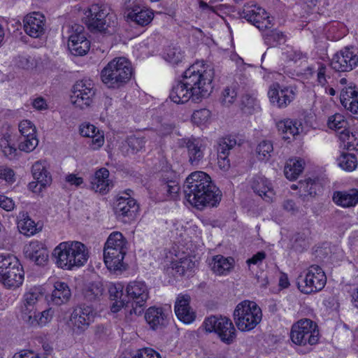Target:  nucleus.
I'll return each instance as SVG.
<instances>
[{
    "instance_id": "603ef678",
    "label": "nucleus",
    "mask_w": 358,
    "mask_h": 358,
    "mask_svg": "<svg viewBox=\"0 0 358 358\" xmlns=\"http://www.w3.org/2000/svg\"><path fill=\"white\" fill-rule=\"evenodd\" d=\"M236 141L234 137L228 136L220 139L218 143L217 153L219 156L229 155V150L235 147Z\"/></svg>"
},
{
    "instance_id": "338daca9",
    "label": "nucleus",
    "mask_w": 358,
    "mask_h": 358,
    "mask_svg": "<svg viewBox=\"0 0 358 358\" xmlns=\"http://www.w3.org/2000/svg\"><path fill=\"white\" fill-rule=\"evenodd\" d=\"M191 264V262L188 259H184L182 261L179 262H176L173 264V268L176 271L177 273H178L180 275H183L189 264Z\"/></svg>"
},
{
    "instance_id": "6ab92c4d",
    "label": "nucleus",
    "mask_w": 358,
    "mask_h": 358,
    "mask_svg": "<svg viewBox=\"0 0 358 358\" xmlns=\"http://www.w3.org/2000/svg\"><path fill=\"white\" fill-rule=\"evenodd\" d=\"M69 36L68 46L76 55H84L90 50V41L87 39L83 26L75 24Z\"/></svg>"
},
{
    "instance_id": "e433bc0d",
    "label": "nucleus",
    "mask_w": 358,
    "mask_h": 358,
    "mask_svg": "<svg viewBox=\"0 0 358 358\" xmlns=\"http://www.w3.org/2000/svg\"><path fill=\"white\" fill-rule=\"evenodd\" d=\"M80 134L91 138V147L94 150L99 149L104 142V137L99 130L93 124H83L80 129Z\"/></svg>"
},
{
    "instance_id": "ddd939ff",
    "label": "nucleus",
    "mask_w": 358,
    "mask_h": 358,
    "mask_svg": "<svg viewBox=\"0 0 358 358\" xmlns=\"http://www.w3.org/2000/svg\"><path fill=\"white\" fill-rule=\"evenodd\" d=\"M96 312L92 306L80 305L74 308L70 321L76 334H81L94 322Z\"/></svg>"
},
{
    "instance_id": "4d7b16f0",
    "label": "nucleus",
    "mask_w": 358,
    "mask_h": 358,
    "mask_svg": "<svg viewBox=\"0 0 358 358\" xmlns=\"http://www.w3.org/2000/svg\"><path fill=\"white\" fill-rule=\"evenodd\" d=\"M211 113L208 109L202 108L195 110L192 116V120L194 124L202 125L207 123L210 118Z\"/></svg>"
},
{
    "instance_id": "f257e3e1",
    "label": "nucleus",
    "mask_w": 358,
    "mask_h": 358,
    "mask_svg": "<svg viewBox=\"0 0 358 358\" xmlns=\"http://www.w3.org/2000/svg\"><path fill=\"white\" fill-rule=\"evenodd\" d=\"M183 192L187 201L197 209L216 206L221 201L220 190L203 171H194L185 179Z\"/></svg>"
},
{
    "instance_id": "c9c22d12",
    "label": "nucleus",
    "mask_w": 358,
    "mask_h": 358,
    "mask_svg": "<svg viewBox=\"0 0 358 358\" xmlns=\"http://www.w3.org/2000/svg\"><path fill=\"white\" fill-rule=\"evenodd\" d=\"M123 289L124 285L121 283H112L108 287L110 298L112 301H114L110 306L113 313L118 312L126 304L123 297Z\"/></svg>"
},
{
    "instance_id": "09e8293b",
    "label": "nucleus",
    "mask_w": 358,
    "mask_h": 358,
    "mask_svg": "<svg viewBox=\"0 0 358 358\" xmlns=\"http://www.w3.org/2000/svg\"><path fill=\"white\" fill-rule=\"evenodd\" d=\"M105 245L108 246H113L115 248L124 251L127 250V241L122 233L119 231H114L111 233Z\"/></svg>"
},
{
    "instance_id": "f8f14e48",
    "label": "nucleus",
    "mask_w": 358,
    "mask_h": 358,
    "mask_svg": "<svg viewBox=\"0 0 358 358\" xmlns=\"http://www.w3.org/2000/svg\"><path fill=\"white\" fill-rule=\"evenodd\" d=\"M358 66V49L345 47L336 53L331 62V67L336 71H350Z\"/></svg>"
},
{
    "instance_id": "79ce46f5",
    "label": "nucleus",
    "mask_w": 358,
    "mask_h": 358,
    "mask_svg": "<svg viewBox=\"0 0 358 358\" xmlns=\"http://www.w3.org/2000/svg\"><path fill=\"white\" fill-rule=\"evenodd\" d=\"M303 165L302 160L290 159L285 166V177L290 180L296 179L303 171Z\"/></svg>"
},
{
    "instance_id": "72a5a7b5",
    "label": "nucleus",
    "mask_w": 358,
    "mask_h": 358,
    "mask_svg": "<svg viewBox=\"0 0 358 358\" xmlns=\"http://www.w3.org/2000/svg\"><path fill=\"white\" fill-rule=\"evenodd\" d=\"M333 201L338 206L349 208L358 203V190L350 189L346 191H336L332 196Z\"/></svg>"
},
{
    "instance_id": "052dcab7",
    "label": "nucleus",
    "mask_w": 358,
    "mask_h": 358,
    "mask_svg": "<svg viewBox=\"0 0 358 358\" xmlns=\"http://www.w3.org/2000/svg\"><path fill=\"white\" fill-rule=\"evenodd\" d=\"M237 92L234 87H227L222 92V103L223 105L229 106L236 99Z\"/></svg>"
},
{
    "instance_id": "0e129e2a",
    "label": "nucleus",
    "mask_w": 358,
    "mask_h": 358,
    "mask_svg": "<svg viewBox=\"0 0 358 358\" xmlns=\"http://www.w3.org/2000/svg\"><path fill=\"white\" fill-rule=\"evenodd\" d=\"M266 254L264 251H259L255 255H254L252 257L249 258L246 261V264L248 266L251 265H257L259 266L262 262L266 259Z\"/></svg>"
},
{
    "instance_id": "7c9ffc66",
    "label": "nucleus",
    "mask_w": 358,
    "mask_h": 358,
    "mask_svg": "<svg viewBox=\"0 0 358 358\" xmlns=\"http://www.w3.org/2000/svg\"><path fill=\"white\" fill-rule=\"evenodd\" d=\"M211 271L217 275H227L234 267V259L221 255L213 256L209 263Z\"/></svg>"
},
{
    "instance_id": "6e6552de",
    "label": "nucleus",
    "mask_w": 358,
    "mask_h": 358,
    "mask_svg": "<svg viewBox=\"0 0 358 358\" xmlns=\"http://www.w3.org/2000/svg\"><path fill=\"white\" fill-rule=\"evenodd\" d=\"M203 327L206 331L215 333L226 344H231L236 338L235 327L231 320L226 317H208L205 319Z\"/></svg>"
},
{
    "instance_id": "4468645a",
    "label": "nucleus",
    "mask_w": 358,
    "mask_h": 358,
    "mask_svg": "<svg viewBox=\"0 0 358 358\" xmlns=\"http://www.w3.org/2000/svg\"><path fill=\"white\" fill-rule=\"evenodd\" d=\"M20 136L18 138V148L20 150L30 152L38 144L36 136V126L28 120L21 121L18 124Z\"/></svg>"
},
{
    "instance_id": "c756f323",
    "label": "nucleus",
    "mask_w": 358,
    "mask_h": 358,
    "mask_svg": "<svg viewBox=\"0 0 358 358\" xmlns=\"http://www.w3.org/2000/svg\"><path fill=\"white\" fill-rule=\"evenodd\" d=\"M92 188L96 192L106 194L113 187L112 181L109 179V171L106 168L97 170L91 180Z\"/></svg>"
},
{
    "instance_id": "ea45409f",
    "label": "nucleus",
    "mask_w": 358,
    "mask_h": 358,
    "mask_svg": "<svg viewBox=\"0 0 358 358\" xmlns=\"http://www.w3.org/2000/svg\"><path fill=\"white\" fill-rule=\"evenodd\" d=\"M307 71L310 74L316 73L317 82L324 87L329 83L331 79V68L322 63H317L315 66L308 67Z\"/></svg>"
},
{
    "instance_id": "9b49d317",
    "label": "nucleus",
    "mask_w": 358,
    "mask_h": 358,
    "mask_svg": "<svg viewBox=\"0 0 358 358\" xmlns=\"http://www.w3.org/2000/svg\"><path fill=\"white\" fill-rule=\"evenodd\" d=\"M94 95L95 89L92 80H79L73 85L71 102L76 108L83 110L92 104Z\"/></svg>"
},
{
    "instance_id": "473e14b6",
    "label": "nucleus",
    "mask_w": 358,
    "mask_h": 358,
    "mask_svg": "<svg viewBox=\"0 0 358 358\" xmlns=\"http://www.w3.org/2000/svg\"><path fill=\"white\" fill-rule=\"evenodd\" d=\"M138 205L133 198L120 196L115 206V212L118 217H132L138 210Z\"/></svg>"
},
{
    "instance_id": "b1692460",
    "label": "nucleus",
    "mask_w": 358,
    "mask_h": 358,
    "mask_svg": "<svg viewBox=\"0 0 358 358\" xmlns=\"http://www.w3.org/2000/svg\"><path fill=\"white\" fill-rule=\"evenodd\" d=\"M191 297L187 294H180L175 303L177 317L185 324H190L196 319V313L190 306Z\"/></svg>"
},
{
    "instance_id": "a211bd4d",
    "label": "nucleus",
    "mask_w": 358,
    "mask_h": 358,
    "mask_svg": "<svg viewBox=\"0 0 358 358\" xmlns=\"http://www.w3.org/2000/svg\"><path fill=\"white\" fill-rule=\"evenodd\" d=\"M43 294V289L36 286L24 292L20 306V315L23 321L36 311V305L42 299Z\"/></svg>"
},
{
    "instance_id": "bb28decb",
    "label": "nucleus",
    "mask_w": 358,
    "mask_h": 358,
    "mask_svg": "<svg viewBox=\"0 0 358 358\" xmlns=\"http://www.w3.org/2000/svg\"><path fill=\"white\" fill-rule=\"evenodd\" d=\"M168 315L162 307H150L145 313V319L152 329L162 328L167 323Z\"/></svg>"
},
{
    "instance_id": "58836bf2",
    "label": "nucleus",
    "mask_w": 358,
    "mask_h": 358,
    "mask_svg": "<svg viewBox=\"0 0 358 358\" xmlns=\"http://www.w3.org/2000/svg\"><path fill=\"white\" fill-rule=\"evenodd\" d=\"M104 292L103 284L99 281L90 282L85 285L82 294L83 298L90 302L99 301Z\"/></svg>"
},
{
    "instance_id": "f704fd0d",
    "label": "nucleus",
    "mask_w": 358,
    "mask_h": 358,
    "mask_svg": "<svg viewBox=\"0 0 358 358\" xmlns=\"http://www.w3.org/2000/svg\"><path fill=\"white\" fill-rule=\"evenodd\" d=\"M278 131L285 140L290 139L299 134L301 129V124L296 120L285 119L277 123Z\"/></svg>"
},
{
    "instance_id": "a18cd8bd",
    "label": "nucleus",
    "mask_w": 358,
    "mask_h": 358,
    "mask_svg": "<svg viewBox=\"0 0 358 358\" xmlns=\"http://www.w3.org/2000/svg\"><path fill=\"white\" fill-rule=\"evenodd\" d=\"M164 59L172 65H178L185 59L183 51L178 47H169L164 54Z\"/></svg>"
},
{
    "instance_id": "a878e982",
    "label": "nucleus",
    "mask_w": 358,
    "mask_h": 358,
    "mask_svg": "<svg viewBox=\"0 0 358 358\" xmlns=\"http://www.w3.org/2000/svg\"><path fill=\"white\" fill-rule=\"evenodd\" d=\"M170 99L177 103L183 104L189 101L196 102L194 94L184 78L172 87L169 94Z\"/></svg>"
},
{
    "instance_id": "37998d69",
    "label": "nucleus",
    "mask_w": 358,
    "mask_h": 358,
    "mask_svg": "<svg viewBox=\"0 0 358 358\" xmlns=\"http://www.w3.org/2000/svg\"><path fill=\"white\" fill-rule=\"evenodd\" d=\"M338 166L345 171H354L358 164L357 157L353 153L343 152L337 158Z\"/></svg>"
},
{
    "instance_id": "f03ea898",
    "label": "nucleus",
    "mask_w": 358,
    "mask_h": 358,
    "mask_svg": "<svg viewBox=\"0 0 358 358\" xmlns=\"http://www.w3.org/2000/svg\"><path fill=\"white\" fill-rule=\"evenodd\" d=\"M52 257L59 268L71 271L83 266L87 262L90 251L80 241H64L55 248Z\"/></svg>"
},
{
    "instance_id": "bf43d9fd",
    "label": "nucleus",
    "mask_w": 358,
    "mask_h": 358,
    "mask_svg": "<svg viewBox=\"0 0 358 358\" xmlns=\"http://www.w3.org/2000/svg\"><path fill=\"white\" fill-rule=\"evenodd\" d=\"M339 138L348 144H358V128L353 129L352 131L348 129L340 131Z\"/></svg>"
},
{
    "instance_id": "0eeeda50",
    "label": "nucleus",
    "mask_w": 358,
    "mask_h": 358,
    "mask_svg": "<svg viewBox=\"0 0 358 358\" xmlns=\"http://www.w3.org/2000/svg\"><path fill=\"white\" fill-rule=\"evenodd\" d=\"M291 341L298 345H315L319 340V331L315 322L301 319L294 323L290 331Z\"/></svg>"
},
{
    "instance_id": "5fc2aeb1",
    "label": "nucleus",
    "mask_w": 358,
    "mask_h": 358,
    "mask_svg": "<svg viewBox=\"0 0 358 358\" xmlns=\"http://www.w3.org/2000/svg\"><path fill=\"white\" fill-rule=\"evenodd\" d=\"M242 109L245 113H251L259 108L258 101L254 95L245 94L241 99Z\"/></svg>"
},
{
    "instance_id": "3c124183",
    "label": "nucleus",
    "mask_w": 358,
    "mask_h": 358,
    "mask_svg": "<svg viewBox=\"0 0 358 358\" xmlns=\"http://www.w3.org/2000/svg\"><path fill=\"white\" fill-rule=\"evenodd\" d=\"M17 228L21 234L27 236L34 235L37 230L35 222L28 216L18 221Z\"/></svg>"
},
{
    "instance_id": "393cba45",
    "label": "nucleus",
    "mask_w": 358,
    "mask_h": 358,
    "mask_svg": "<svg viewBox=\"0 0 358 358\" xmlns=\"http://www.w3.org/2000/svg\"><path fill=\"white\" fill-rule=\"evenodd\" d=\"M23 251L26 258L37 265H43L48 261V254L42 242L32 241L24 247Z\"/></svg>"
},
{
    "instance_id": "680f3d73",
    "label": "nucleus",
    "mask_w": 358,
    "mask_h": 358,
    "mask_svg": "<svg viewBox=\"0 0 358 358\" xmlns=\"http://www.w3.org/2000/svg\"><path fill=\"white\" fill-rule=\"evenodd\" d=\"M0 180L13 184L15 180L14 171L6 166H0Z\"/></svg>"
},
{
    "instance_id": "864d4df0",
    "label": "nucleus",
    "mask_w": 358,
    "mask_h": 358,
    "mask_svg": "<svg viewBox=\"0 0 358 358\" xmlns=\"http://www.w3.org/2000/svg\"><path fill=\"white\" fill-rule=\"evenodd\" d=\"M347 125L348 122L344 116L339 113L331 116L328 120V127L329 129L338 131L339 133L341 129H347Z\"/></svg>"
},
{
    "instance_id": "20e7f679",
    "label": "nucleus",
    "mask_w": 358,
    "mask_h": 358,
    "mask_svg": "<svg viewBox=\"0 0 358 358\" xmlns=\"http://www.w3.org/2000/svg\"><path fill=\"white\" fill-rule=\"evenodd\" d=\"M132 74L131 62L125 57H116L101 70V79L108 87L117 89L125 85Z\"/></svg>"
},
{
    "instance_id": "f3484780",
    "label": "nucleus",
    "mask_w": 358,
    "mask_h": 358,
    "mask_svg": "<svg viewBox=\"0 0 358 358\" xmlns=\"http://www.w3.org/2000/svg\"><path fill=\"white\" fill-rule=\"evenodd\" d=\"M126 291L127 296L133 301V309L131 313H141V308L144 306L149 297L147 285L142 281H133L127 285Z\"/></svg>"
},
{
    "instance_id": "cd10ccee",
    "label": "nucleus",
    "mask_w": 358,
    "mask_h": 358,
    "mask_svg": "<svg viewBox=\"0 0 358 358\" xmlns=\"http://www.w3.org/2000/svg\"><path fill=\"white\" fill-rule=\"evenodd\" d=\"M251 187L254 192L266 201L270 202L275 192L270 181L264 176H257L252 178Z\"/></svg>"
},
{
    "instance_id": "a19ab883",
    "label": "nucleus",
    "mask_w": 358,
    "mask_h": 358,
    "mask_svg": "<svg viewBox=\"0 0 358 358\" xmlns=\"http://www.w3.org/2000/svg\"><path fill=\"white\" fill-rule=\"evenodd\" d=\"M127 17L136 24L144 26L148 24L152 21L153 13L148 9H141L139 7H137L128 12Z\"/></svg>"
},
{
    "instance_id": "412c9836",
    "label": "nucleus",
    "mask_w": 358,
    "mask_h": 358,
    "mask_svg": "<svg viewBox=\"0 0 358 358\" xmlns=\"http://www.w3.org/2000/svg\"><path fill=\"white\" fill-rule=\"evenodd\" d=\"M159 174V190L170 199H176L180 190L176 173L172 169H167L162 170Z\"/></svg>"
},
{
    "instance_id": "dca6fc26",
    "label": "nucleus",
    "mask_w": 358,
    "mask_h": 358,
    "mask_svg": "<svg viewBox=\"0 0 358 358\" xmlns=\"http://www.w3.org/2000/svg\"><path fill=\"white\" fill-rule=\"evenodd\" d=\"M295 92L293 87L280 85L274 83L270 85L268 96L270 102L280 108H286L295 98Z\"/></svg>"
},
{
    "instance_id": "aec40b11",
    "label": "nucleus",
    "mask_w": 358,
    "mask_h": 358,
    "mask_svg": "<svg viewBox=\"0 0 358 358\" xmlns=\"http://www.w3.org/2000/svg\"><path fill=\"white\" fill-rule=\"evenodd\" d=\"M180 148H185L187 150L189 162L193 166H196L203 159L205 146L202 141L194 137L184 138L178 141Z\"/></svg>"
},
{
    "instance_id": "1a4fd4ad",
    "label": "nucleus",
    "mask_w": 358,
    "mask_h": 358,
    "mask_svg": "<svg viewBox=\"0 0 358 358\" xmlns=\"http://www.w3.org/2000/svg\"><path fill=\"white\" fill-rule=\"evenodd\" d=\"M326 282L327 277L322 268L317 265H312L304 275L299 276L297 285L302 293L308 294L322 290Z\"/></svg>"
},
{
    "instance_id": "774afa93",
    "label": "nucleus",
    "mask_w": 358,
    "mask_h": 358,
    "mask_svg": "<svg viewBox=\"0 0 358 358\" xmlns=\"http://www.w3.org/2000/svg\"><path fill=\"white\" fill-rule=\"evenodd\" d=\"M13 358H40V357L33 351L22 350L15 353Z\"/></svg>"
},
{
    "instance_id": "423d86ee",
    "label": "nucleus",
    "mask_w": 358,
    "mask_h": 358,
    "mask_svg": "<svg viewBox=\"0 0 358 358\" xmlns=\"http://www.w3.org/2000/svg\"><path fill=\"white\" fill-rule=\"evenodd\" d=\"M262 317L261 308L252 301H241L234 311V322L241 331H249L253 329L261 322Z\"/></svg>"
},
{
    "instance_id": "8fccbe9b",
    "label": "nucleus",
    "mask_w": 358,
    "mask_h": 358,
    "mask_svg": "<svg viewBox=\"0 0 358 358\" xmlns=\"http://www.w3.org/2000/svg\"><path fill=\"white\" fill-rule=\"evenodd\" d=\"M273 151V144L269 141H262L256 148V154L259 160L267 161Z\"/></svg>"
},
{
    "instance_id": "13d9d810",
    "label": "nucleus",
    "mask_w": 358,
    "mask_h": 358,
    "mask_svg": "<svg viewBox=\"0 0 358 358\" xmlns=\"http://www.w3.org/2000/svg\"><path fill=\"white\" fill-rule=\"evenodd\" d=\"M127 143L132 152L141 151L145 147V138L138 135H133L127 138Z\"/></svg>"
},
{
    "instance_id": "39448f33",
    "label": "nucleus",
    "mask_w": 358,
    "mask_h": 358,
    "mask_svg": "<svg viewBox=\"0 0 358 358\" xmlns=\"http://www.w3.org/2000/svg\"><path fill=\"white\" fill-rule=\"evenodd\" d=\"M24 271L20 260L12 254H0V284L5 288L14 289L24 281Z\"/></svg>"
},
{
    "instance_id": "5701e85b",
    "label": "nucleus",
    "mask_w": 358,
    "mask_h": 358,
    "mask_svg": "<svg viewBox=\"0 0 358 358\" xmlns=\"http://www.w3.org/2000/svg\"><path fill=\"white\" fill-rule=\"evenodd\" d=\"M125 254L124 250L105 245L103 260L108 269L114 272L125 270L126 266L123 262Z\"/></svg>"
},
{
    "instance_id": "2eb2a0df",
    "label": "nucleus",
    "mask_w": 358,
    "mask_h": 358,
    "mask_svg": "<svg viewBox=\"0 0 358 358\" xmlns=\"http://www.w3.org/2000/svg\"><path fill=\"white\" fill-rule=\"evenodd\" d=\"M241 17L253 24L261 31L271 28L272 21L266 11L257 5H245L243 8Z\"/></svg>"
},
{
    "instance_id": "49530a36",
    "label": "nucleus",
    "mask_w": 358,
    "mask_h": 358,
    "mask_svg": "<svg viewBox=\"0 0 358 358\" xmlns=\"http://www.w3.org/2000/svg\"><path fill=\"white\" fill-rule=\"evenodd\" d=\"M10 138V135H3L0 139V149L6 157L13 159L17 156V150L14 145L11 143Z\"/></svg>"
},
{
    "instance_id": "6e6d98bb",
    "label": "nucleus",
    "mask_w": 358,
    "mask_h": 358,
    "mask_svg": "<svg viewBox=\"0 0 358 358\" xmlns=\"http://www.w3.org/2000/svg\"><path fill=\"white\" fill-rule=\"evenodd\" d=\"M358 96V92L355 87H349L341 90L340 99L342 105L348 110L352 101L355 99V96Z\"/></svg>"
},
{
    "instance_id": "7ed1b4c3",
    "label": "nucleus",
    "mask_w": 358,
    "mask_h": 358,
    "mask_svg": "<svg viewBox=\"0 0 358 358\" xmlns=\"http://www.w3.org/2000/svg\"><path fill=\"white\" fill-rule=\"evenodd\" d=\"M213 78V69L201 62H196L189 67L183 77L194 94L195 101L199 102L210 94Z\"/></svg>"
},
{
    "instance_id": "c03bdc74",
    "label": "nucleus",
    "mask_w": 358,
    "mask_h": 358,
    "mask_svg": "<svg viewBox=\"0 0 358 358\" xmlns=\"http://www.w3.org/2000/svg\"><path fill=\"white\" fill-rule=\"evenodd\" d=\"M299 188L305 194L313 196L321 191L322 185L317 179L307 178L299 182Z\"/></svg>"
},
{
    "instance_id": "69168bd1",
    "label": "nucleus",
    "mask_w": 358,
    "mask_h": 358,
    "mask_svg": "<svg viewBox=\"0 0 358 358\" xmlns=\"http://www.w3.org/2000/svg\"><path fill=\"white\" fill-rule=\"evenodd\" d=\"M15 202L11 198L0 194V208L6 211H11L15 208Z\"/></svg>"
},
{
    "instance_id": "e2e57ef3",
    "label": "nucleus",
    "mask_w": 358,
    "mask_h": 358,
    "mask_svg": "<svg viewBox=\"0 0 358 358\" xmlns=\"http://www.w3.org/2000/svg\"><path fill=\"white\" fill-rule=\"evenodd\" d=\"M282 207L285 211L290 215H296L299 211V206L292 199H285L282 204Z\"/></svg>"
},
{
    "instance_id": "4c0bfd02",
    "label": "nucleus",
    "mask_w": 358,
    "mask_h": 358,
    "mask_svg": "<svg viewBox=\"0 0 358 358\" xmlns=\"http://www.w3.org/2000/svg\"><path fill=\"white\" fill-rule=\"evenodd\" d=\"M55 310L49 308L41 313L36 314V311L29 315L24 322L31 327H44L48 324L53 318Z\"/></svg>"
},
{
    "instance_id": "9d476101",
    "label": "nucleus",
    "mask_w": 358,
    "mask_h": 358,
    "mask_svg": "<svg viewBox=\"0 0 358 358\" xmlns=\"http://www.w3.org/2000/svg\"><path fill=\"white\" fill-rule=\"evenodd\" d=\"M83 18L85 24L91 31L106 32L110 27V20L113 16L109 14L108 10L101 6L92 5L84 13Z\"/></svg>"
},
{
    "instance_id": "c85d7f7f",
    "label": "nucleus",
    "mask_w": 358,
    "mask_h": 358,
    "mask_svg": "<svg viewBox=\"0 0 358 358\" xmlns=\"http://www.w3.org/2000/svg\"><path fill=\"white\" fill-rule=\"evenodd\" d=\"M71 290L69 285L62 281H56L53 285L50 302L53 305L60 306L66 304L71 299Z\"/></svg>"
},
{
    "instance_id": "de8ad7c7",
    "label": "nucleus",
    "mask_w": 358,
    "mask_h": 358,
    "mask_svg": "<svg viewBox=\"0 0 358 358\" xmlns=\"http://www.w3.org/2000/svg\"><path fill=\"white\" fill-rule=\"evenodd\" d=\"M264 39L265 43L270 46H275L278 44L284 43L285 42V36L282 32L278 30H265Z\"/></svg>"
},
{
    "instance_id": "4be33fe9",
    "label": "nucleus",
    "mask_w": 358,
    "mask_h": 358,
    "mask_svg": "<svg viewBox=\"0 0 358 358\" xmlns=\"http://www.w3.org/2000/svg\"><path fill=\"white\" fill-rule=\"evenodd\" d=\"M24 31L31 37L39 38L45 32V16L39 12L27 15L23 20Z\"/></svg>"
},
{
    "instance_id": "2f4dec72",
    "label": "nucleus",
    "mask_w": 358,
    "mask_h": 358,
    "mask_svg": "<svg viewBox=\"0 0 358 358\" xmlns=\"http://www.w3.org/2000/svg\"><path fill=\"white\" fill-rule=\"evenodd\" d=\"M31 173L34 178L40 185L39 191L41 188L46 187L52 183V176L48 171V166L46 161H37L31 168Z\"/></svg>"
}]
</instances>
